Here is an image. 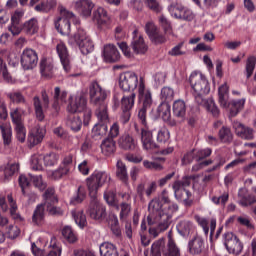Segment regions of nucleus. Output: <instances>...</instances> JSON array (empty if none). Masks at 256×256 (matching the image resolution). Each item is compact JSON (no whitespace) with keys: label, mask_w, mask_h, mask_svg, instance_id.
Instances as JSON below:
<instances>
[{"label":"nucleus","mask_w":256,"mask_h":256,"mask_svg":"<svg viewBox=\"0 0 256 256\" xmlns=\"http://www.w3.org/2000/svg\"><path fill=\"white\" fill-rule=\"evenodd\" d=\"M138 91V101L140 103L138 119L140 120V123L143 125V127L139 128L137 124H135L134 127L136 133L140 135L143 149L146 151H153V149H157V144L155 143V140H153V132H151L149 127H147V111H149V109H151L153 106V96L151 95V91L145 88L143 80L140 81Z\"/></svg>","instance_id":"1"},{"label":"nucleus","mask_w":256,"mask_h":256,"mask_svg":"<svg viewBox=\"0 0 256 256\" xmlns=\"http://www.w3.org/2000/svg\"><path fill=\"white\" fill-rule=\"evenodd\" d=\"M179 206L172 204L161 210V203L157 199H153L148 205L149 215L147 217L148 225L156 227L149 228V234L152 237H159V233L167 231L171 225L173 214L177 213Z\"/></svg>","instance_id":"2"},{"label":"nucleus","mask_w":256,"mask_h":256,"mask_svg":"<svg viewBox=\"0 0 256 256\" xmlns=\"http://www.w3.org/2000/svg\"><path fill=\"white\" fill-rule=\"evenodd\" d=\"M43 197L44 203L36 206L32 216V221L35 225H43V221H45V209H47L50 215H56L57 217H61L65 213L61 207L53 206L58 201L57 196H55V189L48 188Z\"/></svg>","instance_id":"3"},{"label":"nucleus","mask_w":256,"mask_h":256,"mask_svg":"<svg viewBox=\"0 0 256 256\" xmlns=\"http://www.w3.org/2000/svg\"><path fill=\"white\" fill-rule=\"evenodd\" d=\"M189 83L193 90L196 103H203V95H208L211 91L209 80L201 72L194 71L189 77Z\"/></svg>","instance_id":"4"},{"label":"nucleus","mask_w":256,"mask_h":256,"mask_svg":"<svg viewBox=\"0 0 256 256\" xmlns=\"http://www.w3.org/2000/svg\"><path fill=\"white\" fill-rule=\"evenodd\" d=\"M60 17L54 21L55 28L62 35H69L71 33V23L79 25L80 20L75 14L64 6H59Z\"/></svg>","instance_id":"5"},{"label":"nucleus","mask_w":256,"mask_h":256,"mask_svg":"<svg viewBox=\"0 0 256 256\" xmlns=\"http://www.w3.org/2000/svg\"><path fill=\"white\" fill-rule=\"evenodd\" d=\"M111 181V175L105 171H94L88 178H86V187L89 191L90 197H96L99 189L106 183Z\"/></svg>","instance_id":"6"},{"label":"nucleus","mask_w":256,"mask_h":256,"mask_svg":"<svg viewBox=\"0 0 256 256\" xmlns=\"http://www.w3.org/2000/svg\"><path fill=\"white\" fill-rule=\"evenodd\" d=\"M68 43H70V45H78L82 55H89V53H93L95 49L93 40H91V37L82 28L77 29V32L69 38Z\"/></svg>","instance_id":"7"},{"label":"nucleus","mask_w":256,"mask_h":256,"mask_svg":"<svg viewBox=\"0 0 256 256\" xmlns=\"http://www.w3.org/2000/svg\"><path fill=\"white\" fill-rule=\"evenodd\" d=\"M73 169H75L73 154H67L62 158L60 165L56 170L48 172V177L54 181H59V179H63L66 175H71Z\"/></svg>","instance_id":"8"},{"label":"nucleus","mask_w":256,"mask_h":256,"mask_svg":"<svg viewBox=\"0 0 256 256\" xmlns=\"http://www.w3.org/2000/svg\"><path fill=\"white\" fill-rule=\"evenodd\" d=\"M191 179H194V177H186L182 181H175L172 185L174 197L177 199V201L185 203V205H189L188 201L191 197V192H189V190L186 188L191 185Z\"/></svg>","instance_id":"9"},{"label":"nucleus","mask_w":256,"mask_h":256,"mask_svg":"<svg viewBox=\"0 0 256 256\" xmlns=\"http://www.w3.org/2000/svg\"><path fill=\"white\" fill-rule=\"evenodd\" d=\"M141 81L145 84L143 78L139 79V77H137V74H135L134 72H124L120 75L119 86L122 91H135V89H137V86L139 90V85H141Z\"/></svg>","instance_id":"10"},{"label":"nucleus","mask_w":256,"mask_h":256,"mask_svg":"<svg viewBox=\"0 0 256 256\" xmlns=\"http://www.w3.org/2000/svg\"><path fill=\"white\" fill-rule=\"evenodd\" d=\"M168 11L171 17L179 19L180 21H193L195 19V13L191 8L185 7L182 4H171L168 6Z\"/></svg>","instance_id":"11"},{"label":"nucleus","mask_w":256,"mask_h":256,"mask_svg":"<svg viewBox=\"0 0 256 256\" xmlns=\"http://www.w3.org/2000/svg\"><path fill=\"white\" fill-rule=\"evenodd\" d=\"M90 103L96 106L105 105V99L109 95V92L105 90L99 83L92 82L89 86Z\"/></svg>","instance_id":"12"},{"label":"nucleus","mask_w":256,"mask_h":256,"mask_svg":"<svg viewBox=\"0 0 256 256\" xmlns=\"http://www.w3.org/2000/svg\"><path fill=\"white\" fill-rule=\"evenodd\" d=\"M87 107V98L83 92L71 94L68 99L67 111L68 113H81Z\"/></svg>","instance_id":"13"},{"label":"nucleus","mask_w":256,"mask_h":256,"mask_svg":"<svg viewBox=\"0 0 256 256\" xmlns=\"http://www.w3.org/2000/svg\"><path fill=\"white\" fill-rule=\"evenodd\" d=\"M223 243L228 253L239 255L243 251V243L233 232H227L223 235Z\"/></svg>","instance_id":"14"},{"label":"nucleus","mask_w":256,"mask_h":256,"mask_svg":"<svg viewBox=\"0 0 256 256\" xmlns=\"http://www.w3.org/2000/svg\"><path fill=\"white\" fill-rule=\"evenodd\" d=\"M90 197L91 200L87 213L88 215H90L91 219L99 221L106 217L107 209L105 208V205H103V203H100L99 199L97 198V195Z\"/></svg>","instance_id":"15"},{"label":"nucleus","mask_w":256,"mask_h":256,"mask_svg":"<svg viewBox=\"0 0 256 256\" xmlns=\"http://www.w3.org/2000/svg\"><path fill=\"white\" fill-rule=\"evenodd\" d=\"M20 63L25 71H29V69H35V67H37V63H39V56L35 50L31 48H25L22 51Z\"/></svg>","instance_id":"16"},{"label":"nucleus","mask_w":256,"mask_h":256,"mask_svg":"<svg viewBox=\"0 0 256 256\" xmlns=\"http://www.w3.org/2000/svg\"><path fill=\"white\" fill-rule=\"evenodd\" d=\"M42 100L43 104H41V99H39V97L35 96L33 98L35 115L38 121H43L45 119L44 109H47V107H49V95H47V92L45 90L42 91Z\"/></svg>","instance_id":"17"},{"label":"nucleus","mask_w":256,"mask_h":256,"mask_svg":"<svg viewBox=\"0 0 256 256\" xmlns=\"http://www.w3.org/2000/svg\"><path fill=\"white\" fill-rule=\"evenodd\" d=\"M93 21L99 29H106L111 23V17L107 14V10L103 7H98L93 12Z\"/></svg>","instance_id":"18"},{"label":"nucleus","mask_w":256,"mask_h":256,"mask_svg":"<svg viewBox=\"0 0 256 256\" xmlns=\"http://www.w3.org/2000/svg\"><path fill=\"white\" fill-rule=\"evenodd\" d=\"M232 127L235 131L237 137L240 139H246L247 141H251L255 138V130L253 128L243 125L239 121H234L232 123Z\"/></svg>","instance_id":"19"},{"label":"nucleus","mask_w":256,"mask_h":256,"mask_svg":"<svg viewBox=\"0 0 256 256\" xmlns=\"http://www.w3.org/2000/svg\"><path fill=\"white\" fill-rule=\"evenodd\" d=\"M131 48L136 55H145L149 50V46L145 43L143 36L139 35L137 30L133 32V39L131 42Z\"/></svg>","instance_id":"20"},{"label":"nucleus","mask_w":256,"mask_h":256,"mask_svg":"<svg viewBox=\"0 0 256 256\" xmlns=\"http://www.w3.org/2000/svg\"><path fill=\"white\" fill-rule=\"evenodd\" d=\"M56 53L61 61L64 71L67 73L69 69H71V57L69 56L67 45L63 42H59L56 45Z\"/></svg>","instance_id":"21"},{"label":"nucleus","mask_w":256,"mask_h":256,"mask_svg":"<svg viewBox=\"0 0 256 256\" xmlns=\"http://www.w3.org/2000/svg\"><path fill=\"white\" fill-rule=\"evenodd\" d=\"M73 9L78 11L82 17H91L95 4L91 0H76L72 3Z\"/></svg>","instance_id":"22"},{"label":"nucleus","mask_w":256,"mask_h":256,"mask_svg":"<svg viewBox=\"0 0 256 256\" xmlns=\"http://www.w3.org/2000/svg\"><path fill=\"white\" fill-rule=\"evenodd\" d=\"M102 57L105 63H117L121 59V54L115 45L106 44L102 50Z\"/></svg>","instance_id":"23"},{"label":"nucleus","mask_w":256,"mask_h":256,"mask_svg":"<svg viewBox=\"0 0 256 256\" xmlns=\"http://www.w3.org/2000/svg\"><path fill=\"white\" fill-rule=\"evenodd\" d=\"M45 137V130L39 127V124H36L34 127L30 126V132L28 135V142L30 145H39Z\"/></svg>","instance_id":"24"},{"label":"nucleus","mask_w":256,"mask_h":256,"mask_svg":"<svg viewBox=\"0 0 256 256\" xmlns=\"http://www.w3.org/2000/svg\"><path fill=\"white\" fill-rule=\"evenodd\" d=\"M203 249H205V241L199 235L194 236L188 242V251L191 255H199V253L203 252Z\"/></svg>","instance_id":"25"},{"label":"nucleus","mask_w":256,"mask_h":256,"mask_svg":"<svg viewBox=\"0 0 256 256\" xmlns=\"http://www.w3.org/2000/svg\"><path fill=\"white\" fill-rule=\"evenodd\" d=\"M218 102L223 109H229V86L227 83L221 85L218 89Z\"/></svg>","instance_id":"26"},{"label":"nucleus","mask_w":256,"mask_h":256,"mask_svg":"<svg viewBox=\"0 0 256 256\" xmlns=\"http://www.w3.org/2000/svg\"><path fill=\"white\" fill-rule=\"evenodd\" d=\"M176 229L182 237H189L195 231V225L189 220H182L177 224Z\"/></svg>","instance_id":"27"},{"label":"nucleus","mask_w":256,"mask_h":256,"mask_svg":"<svg viewBox=\"0 0 256 256\" xmlns=\"http://www.w3.org/2000/svg\"><path fill=\"white\" fill-rule=\"evenodd\" d=\"M52 97L54 101V109H57L60 105H65V103H67V91L61 90L58 86L54 88Z\"/></svg>","instance_id":"28"},{"label":"nucleus","mask_w":256,"mask_h":256,"mask_svg":"<svg viewBox=\"0 0 256 256\" xmlns=\"http://www.w3.org/2000/svg\"><path fill=\"white\" fill-rule=\"evenodd\" d=\"M118 144L121 149H125L126 151H135L137 149V141L129 134L121 136Z\"/></svg>","instance_id":"29"},{"label":"nucleus","mask_w":256,"mask_h":256,"mask_svg":"<svg viewBox=\"0 0 256 256\" xmlns=\"http://www.w3.org/2000/svg\"><path fill=\"white\" fill-rule=\"evenodd\" d=\"M40 72L42 77L51 79L54 73L53 60L44 58L40 62Z\"/></svg>","instance_id":"30"},{"label":"nucleus","mask_w":256,"mask_h":256,"mask_svg":"<svg viewBox=\"0 0 256 256\" xmlns=\"http://www.w3.org/2000/svg\"><path fill=\"white\" fill-rule=\"evenodd\" d=\"M101 152L106 156L110 157V155H113L115 153L117 146L115 144V140L113 138H106L101 143Z\"/></svg>","instance_id":"31"},{"label":"nucleus","mask_w":256,"mask_h":256,"mask_svg":"<svg viewBox=\"0 0 256 256\" xmlns=\"http://www.w3.org/2000/svg\"><path fill=\"white\" fill-rule=\"evenodd\" d=\"M99 251L101 256H119L117 246L111 242L102 243L99 247Z\"/></svg>","instance_id":"32"},{"label":"nucleus","mask_w":256,"mask_h":256,"mask_svg":"<svg viewBox=\"0 0 256 256\" xmlns=\"http://www.w3.org/2000/svg\"><path fill=\"white\" fill-rule=\"evenodd\" d=\"M116 177L127 185L129 183V174L127 173V166L123 161L118 160L116 164Z\"/></svg>","instance_id":"33"},{"label":"nucleus","mask_w":256,"mask_h":256,"mask_svg":"<svg viewBox=\"0 0 256 256\" xmlns=\"http://www.w3.org/2000/svg\"><path fill=\"white\" fill-rule=\"evenodd\" d=\"M172 111L175 117L183 119L185 113H187V105L185 104V101L181 99L174 101Z\"/></svg>","instance_id":"34"},{"label":"nucleus","mask_w":256,"mask_h":256,"mask_svg":"<svg viewBox=\"0 0 256 256\" xmlns=\"http://www.w3.org/2000/svg\"><path fill=\"white\" fill-rule=\"evenodd\" d=\"M22 30L26 35H35L39 31V22L36 18H31L23 24Z\"/></svg>","instance_id":"35"},{"label":"nucleus","mask_w":256,"mask_h":256,"mask_svg":"<svg viewBox=\"0 0 256 256\" xmlns=\"http://www.w3.org/2000/svg\"><path fill=\"white\" fill-rule=\"evenodd\" d=\"M198 105L205 107V109L209 111L213 117H219V108L217 107V104H215V100H213V98H202V103H198Z\"/></svg>","instance_id":"36"},{"label":"nucleus","mask_w":256,"mask_h":256,"mask_svg":"<svg viewBox=\"0 0 256 256\" xmlns=\"http://www.w3.org/2000/svg\"><path fill=\"white\" fill-rule=\"evenodd\" d=\"M243 107H245V98L232 100L228 107L230 116L236 117L239 114V111H242Z\"/></svg>","instance_id":"37"},{"label":"nucleus","mask_w":256,"mask_h":256,"mask_svg":"<svg viewBox=\"0 0 256 256\" xmlns=\"http://www.w3.org/2000/svg\"><path fill=\"white\" fill-rule=\"evenodd\" d=\"M57 7V0H45L35 6V11L39 13H49L52 9Z\"/></svg>","instance_id":"38"},{"label":"nucleus","mask_w":256,"mask_h":256,"mask_svg":"<svg viewBox=\"0 0 256 256\" xmlns=\"http://www.w3.org/2000/svg\"><path fill=\"white\" fill-rule=\"evenodd\" d=\"M10 117L14 125L23 123V117H25V110L21 107L12 108L10 110Z\"/></svg>","instance_id":"39"},{"label":"nucleus","mask_w":256,"mask_h":256,"mask_svg":"<svg viewBox=\"0 0 256 256\" xmlns=\"http://www.w3.org/2000/svg\"><path fill=\"white\" fill-rule=\"evenodd\" d=\"M62 237L68 243H76V241H77V232L74 231L71 226H64L62 228Z\"/></svg>","instance_id":"40"},{"label":"nucleus","mask_w":256,"mask_h":256,"mask_svg":"<svg viewBox=\"0 0 256 256\" xmlns=\"http://www.w3.org/2000/svg\"><path fill=\"white\" fill-rule=\"evenodd\" d=\"M159 117H162L163 121H169L171 119V105L169 102H162L158 107Z\"/></svg>","instance_id":"41"},{"label":"nucleus","mask_w":256,"mask_h":256,"mask_svg":"<svg viewBox=\"0 0 256 256\" xmlns=\"http://www.w3.org/2000/svg\"><path fill=\"white\" fill-rule=\"evenodd\" d=\"M66 125H68L74 133H77L78 131H81L83 122L79 116H69Z\"/></svg>","instance_id":"42"},{"label":"nucleus","mask_w":256,"mask_h":256,"mask_svg":"<svg viewBox=\"0 0 256 256\" xmlns=\"http://www.w3.org/2000/svg\"><path fill=\"white\" fill-rule=\"evenodd\" d=\"M165 249V239H159L158 241L154 242L152 244V255L154 256H161V253H169V248L167 249V251L164 250Z\"/></svg>","instance_id":"43"},{"label":"nucleus","mask_w":256,"mask_h":256,"mask_svg":"<svg viewBox=\"0 0 256 256\" xmlns=\"http://www.w3.org/2000/svg\"><path fill=\"white\" fill-rule=\"evenodd\" d=\"M30 168L33 171H43V155L34 154L30 158Z\"/></svg>","instance_id":"44"},{"label":"nucleus","mask_w":256,"mask_h":256,"mask_svg":"<svg viewBox=\"0 0 256 256\" xmlns=\"http://www.w3.org/2000/svg\"><path fill=\"white\" fill-rule=\"evenodd\" d=\"M104 199L110 207L119 209V204H117V194L115 193V190L107 189L104 192Z\"/></svg>","instance_id":"45"},{"label":"nucleus","mask_w":256,"mask_h":256,"mask_svg":"<svg viewBox=\"0 0 256 256\" xmlns=\"http://www.w3.org/2000/svg\"><path fill=\"white\" fill-rule=\"evenodd\" d=\"M98 123L107 125L109 123V114L107 113V105H102L96 110Z\"/></svg>","instance_id":"46"},{"label":"nucleus","mask_w":256,"mask_h":256,"mask_svg":"<svg viewBox=\"0 0 256 256\" xmlns=\"http://www.w3.org/2000/svg\"><path fill=\"white\" fill-rule=\"evenodd\" d=\"M45 167H55L59 163V156L55 152L46 153L42 156Z\"/></svg>","instance_id":"47"},{"label":"nucleus","mask_w":256,"mask_h":256,"mask_svg":"<svg viewBox=\"0 0 256 256\" xmlns=\"http://www.w3.org/2000/svg\"><path fill=\"white\" fill-rule=\"evenodd\" d=\"M72 217L80 229L87 225V217L83 214L82 210H72Z\"/></svg>","instance_id":"48"},{"label":"nucleus","mask_w":256,"mask_h":256,"mask_svg":"<svg viewBox=\"0 0 256 256\" xmlns=\"http://www.w3.org/2000/svg\"><path fill=\"white\" fill-rule=\"evenodd\" d=\"M0 130L2 133V137L5 145H9L11 143V137H13V132L11 130V125L9 124H0Z\"/></svg>","instance_id":"49"},{"label":"nucleus","mask_w":256,"mask_h":256,"mask_svg":"<svg viewBox=\"0 0 256 256\" xmlns=\"http://www.w3.org/2000/svg\"><path fill=\"white\" fill-rule=\"evenodd\" d=\"M121 105L123 111H131L135 105V93H132L130 96H124L121 99Z\"/></svg>","instance_id":"50"},{"label":"nucleus","mask_w":256,"mask_h":256,"mask_svg":"<svg viewBox=\"0 0 256 256\" xmlns=\"http://www.w3.org/2000/svg\"><path fill=\"white\" fill-rule=\"evenodd\" d=\"M218 135L222 143H231V141H233V133L231 132V129L228 127L223 126L220 129Z\"/></svg>","instance_id":"51"},{"label":"nucleus","mask_w":256,"mask_h":256,"mask_svg":"<svg viewBox=\"0 0 256 256\" xmlns=\"http://www.w3.org/2000/svg\"><path fill=\"white\" fill-rule=\"evenodd\" d=\"M173 97H175V90L171 87H163L161 89L160 98L163 103H169V101H173Z\"/></svg>","instance_id":"52"},{"label":"nucleus","mask_w":256,"mask_h":256,"mask_svg":"<svg viewBox=\"0 0 256 256\" xmlns=\"http://www.w3.org/2000/svg\"><path fill=\"white\" fill-rule=\"evenodd\" d=\"M120 209V221H127V218L129 217V214L131 213V204L122 202L120 205H118ZM119 209H117L119 211Z\"/></svg>","instance_id":"53"},{"label":"nucleus","mask_w":256,"mask_h":256,"mask_svg":"<svg viewBox=\"0 0 256 256\" xmlns=\"http://www.w3.org/2000/svg\"><path fill=\"white\" fill-rule=\"evenodd\" d=\"M255 67H256V57L255 56L248 57L246 60V67H245L247 79H249L251 75H253V71H255Z\"/></svg>","instance_id":"54"},{"label":"nucleus","mask_w":256,"mask_h":256,"mask_svg":"<svg viewBox=\"0 0 256 256\" xmlns=\"http://www.w3.org/2000/svg\"><path fill=\"white\" fill-rule=\"evenodd\" d=\"M107 131V124H101L99 122L92 128V134L94 137H103V135H107Z\"/></svg>","instance_id":"55"},{"label":"nucleus","mask_w":256,"mask_h":256,"mask_svg":"<svg viewBox=\"0 0 256 256\" xmlns=\"http://www.w3.org/2000/svg\"><path fill=\"white\" fill-rule=\"evenodd\" d=\"M161 27L164 29L166 35H173V28L171 27V22L165 17V15L159 16L158 19Z\"/></svg>","instance_id":"56"},{"label":"nucleus","mask_w":256,"mask_h":256,"mask_svg":"<svg viewBox=\"0 0 256 256\" xmlns=\"http://www.w3.org/2000/svg\"><path fill=\"white\" fill-rule=\"evenodd\" d=\"M5 233L8 239H17V237L21 235V229L13 224H10L8 227H6Z\"/></svg>","instance_id":"57"},{"label":"nucleus","mask_w":256,"mask_h":256,"mask_svg":"<svg viewBox=\"0 0 256 256\" xmlns=\"http://www.w3.org/2000/svg\"><path fill=\"white\" fill-rule=\"evenodd\" d=\"M85 197H87V190H85L84 186H79L77 196L71 200V203H73V205L83 203V201H85Z\"/></svg>","instance_id":"58"},{"label":"nucleus","mask_w":256,"mask_h":256,"mask_svg":"<svg viewBox=\"0 0 256 256\" xmlns=\"http://www.w3.org/2000/svg\"><path fill=\"white\" fill-rule=\"evenodd\" d=\"M15 131L18 141H20V143L25 142V139L27 137V130H25V126L23 125V123L15 124Z\"/></svg>","instance_id":"59"},{"label":"nucleus","mask_w":256,"mask_h":256,"mask_svg":"<svg viewBox=\"0 0 256 256\" xmlns=\"http://www.w3.org/2000/svg\"><path fill=\"white\" fill-rule=\"evenodd\" d=\"M19 171V163L9 164L8 167L4 169L5 180L9 181V177H13L14 173Z\"/></svg>","instance_id":"60"},{"label":"nucleus","mask_w":256,"mask_h":256,"mask_svg":"<svg viewBox=\"0 0 256 256\" xmlns=\"http://www.w3.org/2000/svg\"><path fill=\"white\" fill-rule=\"evenodd\" d=\"M238 197H239V203L242 205V207H247V205H251L253 201L249 199V195H247V190L246 189H240L238 192Z\"/></svg>","instance_id":"61"},{"label":"nucleus","mask_w":256,"mask_h":256,"mask_svg":"<svg viewBox=\"0 0 256 256\" xmlns=\"http://www.w3.org/2000/svg\"><path fill=\"white\" fill-rule=\"evenodd\" d=\"M165 256H181L179 248L171 238L168 240V252L165 253Z\"/></svg>","instance_id":"62"},{"label":"nucleus","mask_w":256,"mask_h":256,"mask_svg":"<svg viewBox=\"0 0 256 256\" xmlns=\"http://www.w3.org/2000/svg\"><path fill=\"white\" fill-rule=\"evenodd\" d=\"M184 46L185 42L178 43L170 51H168V55H170L171 57H179L181 55H185V51L183 50Z\"/></svg>","instance_id":"63"},{"label":"nucleus","mask_w":256,"mask_h":256,"mask_svg":"<svg viewBox=\"0 0 256 256\" xmlns=\"http://www.w3.org/2000/svg\"><path fill=\"white\" fill-rule=\"evenodd\" d=\"M171 135L169 133V130H167V128H161L160 130H158L156 139L158 141V143H167V141H169Z\"/></svg>","instance_id":"64"}]
</instances>
